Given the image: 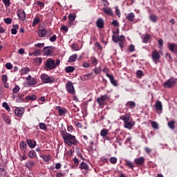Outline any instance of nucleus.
<instances>
[{"label":"nucleus","mask_w":177,"mask_h":177,"mask_svg":"<svg viewBox=\"0 0 177 177\" xmlns=\"http://www.w3.org/2000/svg\"><path fill=\"white\" fill-rule=\"evenodd\" d=\"M30 69L28 68H23L21 71V75H26V74H28Z\"/></svg>","instance_id":"obj_39"},{"label":"nucleus","mask_w":177,"mask_h":177,"mask_svg":"<svg viewBox=\"0 0 177 177\" xmlns=\"http://www.w3.org/2000/svg\"><path fill=\"white\" fill-rule=\"evenodd\" d=\"M104 13H106V15H108V16H112L113 11L111 10V8H103Z\"/></svg>","instance_id":"obj_29"},{"label":"nucleus","mask_w":177,"mask_h":177,"mask_svg":"<svg viewBox=\"0 0 177 177\" xmlns=\"http://www.w3.org/2000/svg\"><path fill=\"white\" fill-rule=\"evenodd\" d=\"M149 39H150V35L147 34L142 37V42L144 44H147V42H149Z\"/></svg>","instance_id":"obj_37"},{"label":"nucleus","mask_w":177,"mask_h":177,"mask_svg":"<svg viewBox=\"0 0 177 177\" xmlns=\"http://www.w3.org/2000/svg\"><path fill=\"white\" fill-rule=\"evenodd\" d=\"M169 50L177 54V45L175 44H169L168 46Z\"/></svg>","instance_id":"obj_20"},{"label":"nucleus","mask_w":177,"mask_h":177,"mask_svg":"<svg viewBox=\"0 0 177 177\" xmlns=\"http://www.w3.org/2000/svg\"><path fill=\"white\" fill-rule=\"evenodd\" d=\"M35 46L36 48H44V46H45V43H38V44H35Z\"/></svg>","instance_id":"obj_54"},{"label":"nucleus","mask_w":177,"mask_h":177,"mask_svg":"<svg viewBox=\"0 0 177 177\" xmlns=\"http://www.w3.org/2000/svg\"><path fill=\"white\" fill-rule=\"evenodd\" d=\"M20 149L22 150V151H24L26 153V149H27V144L26 142L21 141L19 143Z\"/></svg>","instance_id":"obj_27"},{"label":"nucleus","mask_w":177,"mask_h":177,"mask_svg":"<svg viewBox=\"0 0 177 177\" xmlns=\"http://www.w3.org/2000/svg\"><path fill=\"white\" fill-rule=\"evenodd\" d=\"M3 3H4L6 8L10 6V0H3Z\"/></svg>","instance_id":"obj_52"},{"label":"nucleus","mask_w":177,"mask_h":177,"mask_svg":"<svg viewBox=\"0 0 177 177\" xmlns=\"http://www.w3.org/2000/svg\"><path fill=\"white\" fill-rule=\"evenodd\" d=\"M65 71L66 73H73V71H74V66H66Z\"/></svg>","instance_id":"obj_41"},{"label":"nucleus","mask_w":177,"mask_h":177,"mask_svg":"<svg viewBox=\"0 0 177 177\" xmlns=\"http://www.w3.org/2000/svg\"><path fill=\"white\" fill-rule=\"evenodd\" d=\"M106 77L109 78L112 85H114V86H117V85H118V84L117 83V80H114V76H113V75L106 73Z\"/></svg>","instance_id":"obj_15"},{"label":"nucleus","mask_w":177,"mask_h":177,"mask_svg":"<svg viewBox=\"0 0 177 177\" xmlns=\"http://www.w3.org/2000/svg\"><path fill=\"white\" fill-rule=\"evenodd\" d=\"M125 106L129 109H134L136 106V103L133 101H129L125 104Z\"/></svg>","instance_id":"obj_22"},{"label":"nucleus","mask_w":177,"mask_h":177,"mask_svg":"<svg viewBox=\"0 0 177 177\" xmlns=\"http://www.w3.org/2000/svg\"><path fill=\"white\" fill-rule=\"evenodd\" d=\"M3 118L4 120V122L8 124H10L12 122L10 118L5 114L3 115Z\"/></svg>","instance_id":"obj_32"},{"label":"nucleus","mask_w":177,"mask_h":177,"mask_svg":"<svg viewBox=\"0 0 177 177\" xmlns=\"http://www.w3.org/2000/svg\"><path fill=\"white\" fill-rule=\"evenodd\" d=\"M26 100H30L32 102H34V100H37V95H28L26 97Z\"/></svg>","instance_id":"obj_31"},{"label":"nucleus","mask_w":177,"mask_h":177,"mask_svg":"<svg viewBox=\"0 0 177 177\" xmlns=\"http://www.w3.org/2000/svg\"><path fill=\"white\" fill-rule=\"evenodd\" d=\"M38 37L40 38H44L46 35V30L45 29H42L38 31L37 33Z\"/></svg>","instance_id":"obj_28"},{"label":"nucleus","mask_w":177,"mask_h":177,"mask_svg":"<svg viewBox=\"0 0 177 177\" xmlns=\"http://www.w3.org/2000/svg\"><path fill=\"white\" fill-rule=\"evenodd\" d=\"M1 80L3 84H6V82H8V76L6 75H3L1 76Z\"/></svg>","instance_id":"obj_48"},{"label":"nucleus","mask_w":177,"mask_h":177,"mask_svg":"<svg viewBox=\"0 0 177 177\" xmlns=\"http://www.w3.org/2000/svg\"><path fill=\"white\" fill-rule=\"evenodd\" d=\"M2 106H3V107H4V109H6V110H7V111H8V112L10 111V107L9 106L8 103L3 102Z\"/></svg>","instance_id":"obj_47"},{"label":"nucleus","mask_w":177,"mask_h":177,"mask_svg":"<svg viewBox=\"0 0 177 177\" xmlns=\"http://www.w3.org/2000/svg\"><path fill=\"white\" fill-rule=\"evenodd\" d=\"M15 114L17 117H23L24 114V109L22 107H17L15 110Z\"/></svg>","instance_id":"obj_11"},{"label":"nucleus","mask_w":177,"mask_h":177,"mask_svg":"<svg viewBox=\"0 0 177 177\" xmlns=\"http://www.w3.org/2000/svg\"><path fill=\"white\" fill-rule=\"evenodd\" d=\"M120 120H122L124 122V128L127 129H132L135 125V122L131 118V115L125 114L120 117Z\"/></svg>","instance_id":"obj_3"},{"label":"nucleus","mask_w":177,"mask_h":177,"mask_svg":"<svg viewBox=\"0 0 177 177\" xmlns=\"http://www.w3.org/2000/svg\"><path fill=\"white\" fill-rule=\"evenodd\" d=\"M4 23H6V24H12V19L11 18H5L3 19Z\"/></svg>","instance_id":"obj_51"},{"label":"nucleus","mask_w":177,"mask_h":177,"mask_svg":"<svg viewBox=\"0 0 177 177\" xmlns=\"http://www.w3.org/2000/svg\"><path fill=\"white\" fill-rule=\"evenodd\" d=\"M142 75H143V71L140 70L137 71V77H138V78H142Z\"/></svg>","instance_id":"obj_63"},{"label":"nucleus","mask_w":177,"mask_h":177,"mask_svg":"<svg viewBox=\"0 0 177 177\" xmlns=\"http://www.w3.org/2000/svg\"><path fill=\"white\" fill-rule=\"evenodd\" d=\"M34 165H35V162H34V161L32 160H28L26 162V168H28V169H29V171H31V169H32V167H34Z\"/></svg>","instance_id":"obj_19"},{"label":"nucleus","mask_w":177,"mask_h":177,"mask_svg":"<svg viewBox=\"0 0 177 177\" xmlns=\"http://www.w3.org/2000/svg\"><path fill=\"white\" fill-rule=\"evenodd\" d=\"M28 156L29 158L34 159V158H37V152H35V151L34 150H30L28 153Z\"/></svg>","instance_id":"obj_25"},{"label":"nucleus","mask_w":177,"mask_h":177,"mask_svg":"<svg viewBox=\"0 0 177 177\" xmlns=\"http://www.w3.org/2000/svg\"><path fill=\"white\" fill-rule=\"evenodd\" d=\"M129 52H135V45L131 44L129 47Z\"/></svg>","instance_id":"obj_59"},{"label":"nucleus","mask_w":177,"mask_h":177,"mask_svg":"<svg viewBox=\"0 0 177 177\" xmlns=\"http://www.w3.org/2000/svg\"><path fill=\"white\" fill-rule=\"evenodd\" d=\"M77 60V54H74L71 55L69 59H68V62L69 63H73Z\"/></svg>","instance_id":"obj_33"},{"label":"nucleus","mask_w":177,"mask_h":177,"mask_svg":"<svg viewBox=\"0 0 177 177\" xmlns=\"http://www.w3.org/2000/svg\"><path fill=\"white\" fill-rule=\"evenodd\" d=\"M41 80L44 82V84H49L50 82H53L52 81V79H50V77H49L47 74H42L41 75Z\"/></svg>","instance_id":"obj_10"},{"label":"nucleus","mask_w":177,"mask_h":177,"mask_svg":"<svg viewBox=\"0 0 177 177\" xmlns=\"http://www.w3.org/2000/svg\"><path fill=\"white\" fill-rule=\"evenodd\" d=\"M80 169H84V171H88L89 170V166L88 164L85 163L84 162H82L80 164Z\"/></svg>","instance_id":"obj_23"},{"label":"nucleus","mask_w":177,"mask_h":177,"mask_svg":"<svg viewBox=\"0 0 177 177\" xmlns=\"http://www.w3.org/2000/svg\"><path fill=\"white\" fill-rule=\"evenodd\" d=\"M56 110H57V111L60 115H64V113L66 112V110L64 109H62V106H57L56 107Z\"/></svg>","instance_id":"obj_26"},{"label":"nucleus","mask_w":177,"mask_h":177,"mask_svg":"<svg viewBox=\"0 0 177 177\" xmlns=\"http://www.w3.org/2000/svg\"><path fill=\"white\" fill-rule=\"evenodd\" d=\"M125 165H127V167H129L131 169H133V168H135V165H133V162L129 160H126Z\"/></svg>","instance_id":"obj_35"},{"label":"nucleus","mask_w":177,"mask_h":177,"mask_svg":"<svg viewBox=\"0 0 177 177\" xmlns=\"http://www.w3.org/2000/svg\"><path fill=\"white\" fill-rule=\"evenodd\" d=\"M125 41V37L124 35L118 36V42H124Z\"/></svg>","instance_id":"obj_55"},{"label":"nucleus","mask_w":177,"mask_h":177,"mask_svg":"<svg viewBox=\"0 0 177 177\" xmlns=\"http://www.w3.org/2000/svg\"><path fill=\"white\" fill-rule=\"evenodd\" d=\"M42 160L45 162H49V160H50L49 158V156H46V155H44V156H42Z\"/></svg>","instance_id":"obj_50"},{"label":"nucleus","mask_w":177,"mask_h":177,"mask_svg":"<svg viewBox=\"0 0 177 177\" xmlns=\"http://www.w3.org/2000/svg\"><path fill=\"white\" fill-rule=\"evenodd\" d=\"M36 5H37V6H39V8H41V9H44V8L45 6V3H44V2L39 1H36Z\"/></svg>","instance_id":"obj_46"},{"label":"nucleus","mask_w":177,"mask_h":177,"mask_svg":"<svg viewBox=\"0 0 177 177\" xmlns=\"http://www.w3.org/2000/svg\"><path fill=\"white\" fill-rule=\"evenodd\" d=\"M95 74H100L102 73V67L98 66L94 68L93 70Z\"/></svg>","instance_id":"obj_44"},{"label":"nucleus","mask_w":177,"mask_h":177,"mask_svg":"<svg viewBox=\"0 0 177 177\" xmlns=\"http://www.w3.org/2000/svg\"><path fill=\"white\" fill-rule=\"evenodd\" d=\"M39 23V18H35L32 23V26H37Z\"/></svg>","instance_id":"obj_57"},{"label":"nucleus","mask_w":177,"mask_h":177,"mask_svg":"<svg viewBox=\"0 0 177 177\" xmlns=\"http://www.w3.org/2000/svg\"><path fill=\"white\" fill-rule=\"evenodd\" d=\"M72 49L73 50H80V46H78L77 44H74L72 45Z\"/></svg>","instance_id":"obj_56"},{"label":"nucleus","mask_w":177,"mask_h":177,"mask_svg":"<svg viewBox=\"0 0 177 177\" xmlns=\"http://www.w3.org/2000/svg\"><path fill=\"white\" fill-rule=\"evenodd\" d=\"M93 75V73H87L82 75L80 77V80L81 81H88V80H91V78H92Z\"/></svg>","instance_id":"obj_13"},{"label":"nucleus","mask_w":177,"mask_h":177,"mask_svg":"<svg viewBox=\"0 0 177 177\" xmlns=\"http://www.w3.org/2000/svg\"><path fill=\"white\" fill-rule=\"evenodd\" d=\"M6 176V170L3 167H0V177H4Z\"/></svg>","instance_id":"obj_38"},{"label":"nucleus","mask_w":177,"mask_h":177,"mask_svg":"<svg viewBox=\"0 0 177 177\" xmlns=\"http://www.w3.org/2000/svg\"><path fill=\"white\" fill-rule=\"evenodd\" d=\"M66 88L69 93H71V95H74L75 90L74 89V86L73 85V83L71 82L68 81L66 83Z\"/></svg>","instance_id":"obj_8"},{"label":"nucleus","mask_w":177,"mask_h":177,"mask_svg":"<svg viewBox=\"0 0 177 177\" xmlns=\"http://www.w3.org/2000/svg\"><path fill=\"white\" fill-rule=\"evenodd\" d=\"M26 143L30 149H34L37 146V142L32 140L27 139Z\"/></svg>","instance_id":"obj_14"},{"label":"nucleus","mask_w":177,"mask_h":177,"mask_svg":"<svg viewBox=\"0 0 177 177\" xmlns=\"http://www.w3.org/2000/svg\"><path fill=\"white\" fill-rule=\"evenodd\" d=\"M176 82L177 78L170 77L169 80L163 83L162 86L166 88H174L176 85Z\"/></svg>","instance_id":"obj_4"},{"label":"nucleus","mask_w":177,"mask_h":177,"mask_svg":"<svg viewBox=\"0 0 177 177\" xmlns=\"http://www.w3.org/2000/svg\"><path fill=\"white\" fill-rule=\"evenodd\" d=\"M57 38V37H56V35H53L52 37H50V42H55V41H56Z\"/></svg>","instance_id":"obj_64"},{"label":"nucleus","mask_w":177,"mask_h":177,"mask_svg":"<svg viewBox=\"0 0 177 177\" xmlns=\"http://www.w3.org/2000/svg\"><path fill=\"white\" fill-rule=\"evenodd\" d=\"M17 15L18 17L20 19V20H26V12H24V10H19L17 12Z\"/></svg>","instance_id":"obj_12"},{"label":"nucleus","mask_w":177,"mask_h":177,"mask_svg":"<svg viewBox=\"0 0 177 177\" xmlns=\"http://www.w3.org/2000/svg\"><path fill=\"white\" fill-rule=\"evenodd\" d=\"M155 107L157 111H162V103L160 100L156 101Z\"/></svg>","instance_id":"obj_18"},{"label":"nucleus","mask_w":177,"mask_h":177,"mask_svg":"<svg viewBox=\"0 0 177 177\" xmlns=\"http://www.w3.org/2000/svg\"><path fill=\"white\" fill-rule=\"evenodd\" d=\"M62 136L65 145L68 146H77L78 145V141H77L75 136H73L69 133H63Z\"/></svg>","instance_id":"obj_2"},{"label":"nucleus","mask_w":177,"mask_h":177,"mask_svg":"<svg viewBox=\"0 0 177 177\" xmlns=\"http://www.w3.org/2000/svg\"><path fill=\"white\" fill-rule=\"evenodd\" d=\"M32 55L34 56H39L41 55V50L37 48L33 53Z\"/></svg>","instance_id":"obj_49"},{"label":"nucleus","mask_w":177,"mask_h":177,"mask_svg":"<svg viewBox=\"0 0 177 177\" xmlns=\"http://www.w3.org/2000/svg\"><path fill=\"white\" fill-rule=\"evenodd\" d=\"M6 68H7L8 70H12V68H13V65L10 63H7L6 64Z\"/></svg>","instance_id":"obj_60"},{"label":"nucleus","mask_w":177,"mask_h":177,"mask_svg":"<svg viewBox=\"0 0 177 177\" xmlns=\"http://www.w3.org/2000/svg\"><path fill=\"white\" fill-rule=\"evenodd\" d=\"M167 125L170 129H175V121L171 120L167 123Z\"/></svg>","instance_id":"obj_34"},{"label":"nucleus","mask_w":177,"mask_h":177,"mask_svg":"<svg viewBox=\"0 0 177 177\" xmlns=\"http://www.w3.org/2000/svg\"><path fill=\"white\" fill-rule=\"evenodd\" d=\"M151 57H152L153 62H154V63L157 64V62L160 60L161 55H160V53H158L157 50H153L152 51Z\"/></svg>","instance_id":"obj_7"},{"label":"nucleus","mask_w":177,"mask_h":177,"mask_svg":"<svg viewBox=\"0 0 177 177\" xmlns=\"http://www.w3.org/2000/svg\"><path fill=\"white\" fill-rule=\"evenodd\" d=\"M110 162H111V164H115L117 162V158L111 157L110 158Z\"/></svg>","instance_id":"obj_61"},{"label":"nucleus","mask_w":177,"mask_h":177,"mask_svg":"<svg viewBox=\"0 0 177 177\" xmlns=\"http://www.w3.org/2000/svg\"><path fill=\"white\" fill-rule=\"evenodd\" d=\"M151 125L154 129H158V124L156 122H152Z\"/></svg>","instance_id":"obj_58"},{"label":"nucleus","mask_w":177,"mask_h":177,"mask_svg":"<svg viewBox=\"0 0 177 177\" xmlns=\"http://www.w3.org/2000/svg\"><path fill=\"white\" fill-rule=\"evenodd\" d=\"M126 19H127L128 21H133L135 20V13L130 12L126 16Z\"/></svg>","instance_id":"obj_24"},{"label":"nucleus","mask_w":177,"mask_h":177,"mask_svg":"<svg viewBox=\"0 0 177 177\" xmlns=\"http://www.w3.org/2000/svg\"><path fill=\"white\" fill-rule=\"evenodd\" d=\"M91 62L93 66H96L97 64L98 60L96 59L95 57H91Z\"/></svg>","instance_id":"obj_40"},{"label":"nucleus","mask_w":177,"mask_h":177,"mask_svg":"<svg viewBox=\"0 0 177 177\" xmlns=\"http://www.w3.org/2000/svg\"><path fill=\"white\" fill-rule=\"evenodd\" d=\"M26 81L29 86H34V85H37V84H38L37 79L31 77L30 75H28V77H26Z\"/></svg>","instance_id":"obj_6"},{"label":"nucleus","mask_w":177,"mask_h":177,"mask_svg":"<svg viewBox=\"0 0 177 177\" xmlns=\"http://www.w3.org/2000/svg\"><path fill=\"white\" fill-rule=\"evenodd\" d=\"M97 27L98 28H103L104 27V21H103V19L99 18L96 21Z\"/></svg>","instance_id":"obj_17"},{"label":"nucleus","mask_w":177,"mask_h":177,"mask_svg":"<svg viewBox=\"0 0 177 177\" xmlns=\"http://www.w3.org/2000/svg\"><path fill=\"white\" fill-rule=\"evenodd\" d=\"M19 91H20V86L16 85L15 87L12 89V92L14 93H18Z\"/></svg>","instance_id":"obj_53"},{"label":"nucleus","mask_w":177,"mask_h":177,"mask_svg":"<svg viewBox=\"0 0 177 177\" xmlns=\"http://www.w3.org/2000/svg\"><path fill=\"white\" fill-rule=\"evenodd\" d=\"M34 62L37 66H39V64H42V59L41 57H37L34 59Z\"/></svg>","instance_id":"obj_43"},{"label":"nucleus","mask_w":177,"mask_h":177,"mask_svg":"<svg viewBox=\"0 0 177 177\" xmlns=\"http://www.w3.org/2000/svg\"><path fill=\"white\" fill-rule=\"evenodd\" d=\"M43 53L45 56H50V55L53 53V47L52 46L44 47Z\"/></svg>","instance_id":"obj_9"},{"label":"nucleus","mask_w":177,"mask_h":177,"mask_svg":"<svg viewBox=\"0 0 177 177\" xmlns=\"http://www.w3.org/2000/svg\"><path fill=\"white\" fill-rule=\"evenodd\" d=\"M115 13L118 17H121V12H120V9H118V7L115 8Z\"/></svg>","instance_id":"obj_62"},{"label":"nucleus","mask_w":177,"mask_h":177,"mask_svg":"<svg viewBox=\"0 0 177 177\" xmlns=\"http://www.w3.org/2000/svg\"><path fill=\"white\" fill-rule=\"evenodd\" d=\"M39 127L40 128V129H42L43 131H45L47 129V127H46V124L44 122H41L39 124Z\"/></svg>","instance_id":"obj_42"},{"label":"nucleus","mask_w":177,"mask_h":177,"mask_svg":"<svg viewBox=\"0 0 177 177\" xmlns=\"http://www.w3.org/2000/svg\"><path fill=\"white\" fill-rule=\"evenodd\" d=\"M149 19L151 21H153V23H156V21H157V16H156L155 15H150Z\"/></svg>","instance_id":"obj_45"},{"label":"nucleus","mask_w":177,"mask_h":177,"mask_svg":"<svg viewBox=\"0 0 177 177\" xmlns=\"http://www.w3.org/2000/svg\"><path fill=\"white\" fill-rule=\"evenodd\" d=\"M108 133H109L108 129H103L101 130L100 135L101 136H103V138H104V136H107Z\"/></svg>","instance_id":"obj_36"},{"label":"nucleus","mask_w":177,"mask_h":177,"mask_svg":"<svg viewBox=\"0 0 177 177\" xmlns=\"http://www.w3.org/2000/svg\"><path fill=\"white\" fill-rule=\"evenodd\" d=\"M110 97L108 95H101L97 98V102L100 106H104L106 104V101L109 100Z\"/></svg>","instance_id":"obj_5"},{"label":"nucleus","mask_w":177,"mask_h":177,"mask_svg":"<svg viewBox=\"0 0 177 177\" xmlns=\"http://www.w3.org/2000/svg\"><path fill=\"white\" fill-rule=\"evenodd\" d=\"M69 25L74 26V21H75V15L70 14L68 15Z\"/></svg>","instance_id":"obj_21"},{"label":"nucleus","mask_w":177,"mask_h":177,"mask_svg":"<svg viewBox=\"0 0 177 177\" xmlns=\"http://www.w3.org/2000/svg\"><path fill=\"white\" fill-rule=\"evenodd\" d=\"M17 30H19V25H13V28L11 29V34L16 35L17 34Z\"/></svg>","instance_id":"obj_30"},{"label":"nucleus","mask_w":177,"mask_h":177,"mask_svg":"<svg viewBox=\"0 0 177 177\" xmlns=\"http://www.w3.org/2000/svg\"><path fill=\"white\" fill-rule=\"evenodd\" d=\"M59 66H60V59L54 60L52 58H48L44 63V69L46 71H50L56 69Z\"/></svg>","instance_id":"obj_1"},{"label":"nucleus","mask_w":177,"mask_h":177,"mask_svg":"<svg viewBox=\"0 0 177 177\" xmlns=\"http://www.w3.org/2000/svg\"><path fill=\"white\" fill-rule=\"evenodd\" d=\"M134 162L137 165H143V164H145V158L141 156L138 158H136Z\"/></svg>","instance_id":"obj_16"}]
</instances>
